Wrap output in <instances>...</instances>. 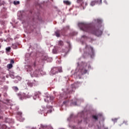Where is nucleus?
Returning <instances> with one entry per match:
<instances>
[{
    "instance_id": "f257e3e1",
    "label": "nucleus",
    "mask_w": 129,
    "mask_h": 129,
    "mask_svg": "<svg viewBox=\"0 0 129 129\" xmlns=\"http://www.w3.org/2000/svg\"><path fill=\"white\" fill-rule=\"evenodd\" d=\"M78 26L82 31L89 33V34H93L97 37H99L102 35V31L97 29L95 27L92 26L91 24L80 23L78 24Z\"/></svg>"
},
{
    "instance_id": "f03ea898",
    "label": "nucleus",
    "mask_w": 129,
    "mask_h": 129,
    "mask_svg": "<svg viewBox=\"0 0 129 129\" xmlns=\"http://www.w3.org/2000/svg\"><path fill=\"white\" fill-rule=\"evenodd\" d=\"M50 72L52 74H53V75L56 74V73H58V72H62V68H53L51 69Z\"/></svg>"
},
{
    "instance_id": "7ed1b4c3",
    "label": "nucleus",
    "mask_w": 129,
    "mask_h": 129,
    "mask_svg": "<svg viewBox=\"0 0 129 129\" xmlns=\"http://www.w3.org/2000/svg\"><path fill=\"white\" fill-rule=\"evenodd\" d=\"M79 86H78V84L77 83H74L73 85H72L71 86V88L70 89H68L67 90V92H68V93H72V92L74 91V90L76 89V88H78Z\"/></svg>"
},
{
    "instance_id": "20e7f679",
    "label": "nucleus",
    "mask_w": 129,
    "mask_h": 129,
    "mask_svg": "<svg viewBox=\"0 0 129 129\" xmlns=\"http://www.w3.org/2000/svg\"><path fill=\"white\" fill-rule=\"evenodd\" d=\"M86 49H88L89 51H90V52L88 53L89 55L92 58L93 56H94V51L93 50V48L92 47L89 46V45H86Z\"/></svg>"
},
{
    "instance_id": "39448f33",
    "label": "nucleus",
    "mask_w": 129,
    "mask_h": 129,
    "mask_svg": "<svg viewBox=\"0 0 129 129\" xmlns=\"http://www.w3.org/2000/svg\"><path fill=\"white\" fill-rule=\"evenodd\" d=\"M50 100H54V97L52 96L47 95L44 98V101L45 102H48V101H50Z\"/></svg>"
},
{
    "instance_id": "423d86ee",
    "label": "nucleus",
    "mask_w": 129,
    "mask_h": 129,
    "mask_svg": "<svg viewBox=\"0 0 129 129\" xmlns=\"http://www.w3.org/2000/svg\"><path fill=\"white\" fill-rule=\"evenodd\" d=\"M55 35L56 37H59L61 35H63V33H62V31L61 30H56L55 31Z\"/></svg>"
},
{
    "instance_id": "0eeeda50",
    "label": "nucleus",
    "mask_w": 129,
    "mask_h": 129,
    "mask_svg": "<svg viewBox=\"0 0 129 129\" xmlns=\"http://www.w3.org/2000/svg\"><path fill=\"white\" fill-rule=\"evenodd\" d=\"M17 96L20 98L21 100H23L25 97V94H22L21 93H19L17 94Z\"/></svg>"
},
{
    "instance_id": "6e6552de",
    "label": "nucleus",
    "mask_w": 129,
    "mask_h": 129,
    "mask_svg": "<svg viewBox=\"0 0 129 129\" xmlns=\"http://www.w3.org/2000/svg\"><path fill=\"white\" fill-rule=\"evenodd\" d=\"M79 72H81V74L83 75V74H86V73H87V71L84 68L80 69Z\"/></svg>"
},
{
    "instance_id": "1a4fd4ad",
    "label": "nucleus",
    "mask_w": 129,
    "mask_h": 129,
    "mask_svg": "<svg viewBox=\"0 0 129 129\" xmlns=\"http://www.w3.org/2000/svg\"><path fill=\"white\" fill-rule=\"evenodd\" d=\"M95 22H96V23H97L98 24H101L102 23V20L97 19L95 20Z\"/></svg>"
},
{
    "instance_id": "9d476101",
    "label": "nucleus",
    "mask_w": 129,
    "mask_h": 129,
    "mask_svg": "<svg viewBox=\"0 0 129 129\" xmlns=\"http://www.w3.org/2000/svg\"><path fill=\"white\" fill-rule=\"evenodd\" d=\"M7 67H8V69H12V68H13V64L10 63V64H8Z\"/></svg>"
},
{
    "instance_id": "9b49d317",
    "label": "nucleus",
    "mask_w": 129,
    "mask_h": 129,
    "mask_svg": "<svg viewBox=\"0 0 129 129\" xmlns=\"http://www.w3.org/2000/svg\"><path fill=\"white\" fill-rule=\"evenodd\" d=\"M65 4L67 6H70V5H71V2L69 1H66Z\"/></svg>"
},
{
    "instance_id": "f8f14e48",
    "label": "nucleus",
    "mask_w": 129,
    "mask_h": 129,
    "mask_svg": "<svg viewBox=\"0 0 129 129\" xmlns=\"http://www.w3.org/2000/svg\"><path fill=\"white\" fill-rule=\"evenodd\" d=\"M58 45L59 46H63V45H64V43L63 41L60 40L58 41Z\"/></svg>"
},
{
    "instance_id": "ddd939ff",
    "label": "nucleus",
    "mask_w": 129,
    "mask_h": 129,
    "mask_svg": "<svg viewBox=\"0 0 129 129\" xmlns=\"http://www.w3.org/2000/svg\"><path fill=\"white\" fill-rule=\"evenodd\" d=\"M96 4V2L95 1H92L91 2L90 5L92 7H93V6H95Z\"/></svg>"
},
{
    "instance_id": "4468645a",
    "label": "nucleus",
    "mask_w": 129,
    "mask_h": 129,
    "mask_svg": "<svg viewBox=\"0 0 129 129\" xmlns=\"http://www.w3.org/2000/svg\"><path fill=\"white\" fill-rule=\"evenodd\" d=\"M13 90L15 91L16 92L19 90V88L17 87H13Z\"/></svg>"
},
{
    "instance_id": "2eb2a0df",
    "label": "nucleus",
    "mask_w": 129,
    "mask_h": 129,
    "mask_svg": "<svg viewBox=\"0 0 129 129\" xmlns=\"http://www.w3.org/2000/svg\"><path fill=\"white\" fill-rule=\"evenodd\" d=\"M92 117L94 119H95V120H97V119H98V117L96 115H93Z\"/></svg>"
},
{
    "instance_id": "dca6fc26",
    "label": "nucleus",
    "mask_w": 129,
    "mask_h": 129,
    "mask_svg": "<svg viewBox=\"0 0 129 129\" xmlns=\"http://www.w3.org/2000/svg\"><path fill=\"white\" fill-rule=\"evenodd\" d=\"M76 35V33L75 32H72L70 33V36H75Z\"/></svg>"
},
{
    "instance_id": "f3484780",
    "label": "nucleus",
    "mask_w": 129,
    "mask_h": 129,
    "mask_svg": "<svg viewBox=\"0 0 129 129\" xmlns=\"http://www.w3.org/2000/svg\"><path fill=\"white\" fill-rule=\"evenodd\" d=\"M14 5H19L20 2L19 1H14Z\"/></svg>"
},
{
    "instance_id": "a211bd4d",
    "label": "nucleus",
    "mask_w": 129,
    "mask_h": 129,
    "mask_svg": "<svg viewBox=\"0 0 129 129\" xmlns=\"http://www.w3.org/2000/svg\"><path fill=\"white\" fill-rule=\"evenodd\" d=\"M88 37L86 35H83L82 36V39H85V40L87 39Z\"/></svg>"
},
{
    "instance_id": "6ab92c4d",
    "label": "nucleus",
    "mask_w": 129,
    "mask_h": 129,
    "mask_svg": "<svg viewBox=\"0 0 129 129\" xmlns=\"http://www.w3.org/2000/svg\"><path fill=\"white\" fill-rule=\"evenodd\" d=\"M6 51L7 52H10V51H11V47H8L6 48Z\"/></svg>"
},
{
    "instance_id": "aec40b11",
    "label": "nucleus",
    "mask_w": 129,
    "mask_h": 129,
    "mask_svg": "<svg viewBox=\"0 0 129 129\" xmlns=\"http://www.w3.org/2000/svg\"><path fill=\"white\" fill-rule=\"evenodd\" d=\"M83 1V0H77V3L78 4H81Z\"/></svg>"
},
{
    "instance_id": "412c9836",
    "label": "nucleus",
    "mask_w": 129,
    "mask_h": 129,
    "mask_svg": "<svg viewBox=\"0 0 129 129\" xmlns=\"http://www.w3.org/2000/svg\"><path fill=\"white\" fill-rule=\"evenodd\" d=\"M123 124H125L126 125H127V121L124 120L122 122Z\"/></svg>"
},
{
    "instance_id": "4be33fe9",
    "label": "nucleus",
    "mask_w": 129,
    "mask_h": 129,
    "mask_svg": "<svg viewBox=\"0 0 129 129\" xmlns=\"http://www.w3.org/2000/svg\"><path fill=\"white\" fill-rule=\"evenodd\" d=\"M10 63H11V64H14V63H15V61H14L13 59H11Z\"/></svg>"
},
{
    "instance_id": "5701e85b",
    "label": "nucleus",
    "mask_w": 129,
    "mask_h": 129,
    "mask_svg": "<svg viewBox=\"0 0 129 129\" xmlns=\"http://www.w3.org/2000/svg\"><path fill=\"white\" fill-rule=\"evenodd\" d=\"M51 112H52V110H49L47 111V113H51Z\"/></svg>"
},
{
    "instance_id": "b1692460",
    "label": "nucleus",
    "mask_w": 129,
    "mask_h": 129,
    "mask_svg": "<svg viewBox=\"0 0 129 129\" xmlns=\"http://www.w3.org/2000/svg\"><path fill=\"white\" fill-rule=\"evenodd\" d=\"M23 113L21 112H18V114H19V115H22Z\"/></svg>"
},
{
    "instance_id": "393cba45",
    "label": "nucleus",
    "mask_w": 129,
    "mask_h": 129,
    "mask_svg": "<svg viewBox=\"0 0 129 129\" xmlns=\"http://www.w3.org/2000/svg\"><path fill=\"white\" fill-rule=\"evenodd\" d=\"M112 120L113 121H116L117 120V118H114V119H112Z\"/></svg>"
},
{
    "instance_id": "a878e982",
    "label": "nucleus",
    "mask_w": 129,
    "mask_h": 129,
    "mask_svg": "<svg viewBox=\"0 0 129 129\" xmlns=\"http://www.w3.org/2000/svg\"><path fill=\"white\" fill-rule=\"evenodd\" d=\"M69 28H70L69 26H67L66 27V29H67V30L69 29Z\"/></svg>"
},
{
    "instance_id": "bb28decb",
    "label": "nucleus",
    "mask_w": 129,
    "mask_h": 129,
    "mask_svg": "<svg viewBox=\"0 0 129 129\" xmlns=\"http://www.w3.org/2000/svg\"><path fill=\"white\" fill-rule=\"evenodd\" d=\"M1 118H3V116L2 115V114L0 113V119H1Z\"/></svg>"
},
{
    "instance_id": "cd10ccee",
    "label": "nucleus",
    "mask_w": 129,
    "mask_h": 129,
    "mask_svg": "<svg viewBox=\"0 0 129 129\" xmlns=\"http://www.w3.org/2000/svg\"><path fill=\"white\" fill-rule=\"evenodd\" d=\"M44 60H47V56H45V58H44Z\"/></svg>"
},
{
    "instance_id": "c85d7f7f",
    "label": "nucleus",
    "mask_w": 129,
    "mask_h": 129,
    "mask_svg": "<svg viewBox=\"0 0 129 129\" xmlns=\"http://www.w3.org/2000/svg\"><path fill=\"white\" fill-rule=\"evenodd\" d=\"M91 68V67L90 66V65H89L88 68Z\"/></svg>"
},
{
    "instance_id": "c756f323",
    "label": "nucleus",
    "mask_w": 129,
    "mask_h": 129,
    "mask_svg": "<svg viewBox=\"0 0 129 129\" xmlns=\"http://www.w3.org/2000/svg\"><path fill=\"white\" fill-rule=\"evenodd\" d=\"M63 104H65V101L63 102Z\"/></svg>"
},
{
    "instance_id": "7c9ffc66",
    "label": "nucleus",
    "mask_w": 129,
    "mask_h": 129,
    "mask_svg": "<svg viewBox=\"0 0 129 129\" xmlns=\"http://www.w3.org/2000/svg\"><path fill=\"white\" fill-rule=\"evenodd\" d=\"M2 48V45H0V49Z\"/></svg>"
},
{
    "instance_id": "2f4dec72",
    "label": "nucleus",
    "mask_w": 129,
    "mask_h": 129,
    "mask_svg": "<svg viewBox=\"0 0 129 129\" xmlns=\"http://www.w3.org/2000/svg\"><path fill=\"white\" fill-rule=\"evenodd\" d=\"M102 1V0H100V2L101 3V2Z\"/></svg>"
},
{
    "instance_id": "473e14b6",
    "label": "nucleus",
    "mask_w": 129,
    "mask_h": 129,
    "mask_svg": "<svg viewBox=\"0 0 129 129\" xmlns=\"http://www.w3.org/2000/svg\"><path fill=\"white\" fill-rule=\"evenodd\" d=\"M63 3L65 4V1L64 0L63 1Z\"/></svg>"
},
{
    "instance_id": "72a5a7b5",
    "label": "nucleus",
    "mask_w": 129,
    "mask_h": 129,
    "mask_svg": "<svg viewBox=\"0 0 129 129\" xmlns=\"http://www.w3.org/2000/svg\"><path fill=\"white\" fill-rule=\"evenodd\" d=\"M65 103H66H66H67V102H66H66H65Z\"/></svg>"
},
{
    "instance_id": "f704fd0d",
    "label": "nucleus",
    "mask_w": 129,
    "mask_h": 129,
    "mask_svg": "<svg viewBox=\"0 0 129 129\" xmlns=\"http://www.w3.org/2000/svg\"><path fill=\"white\" fill-rule=\"evenodd\" d=\"M29 68H32L31 67V66H30V67H29Z\"/></svg>"
}]
</instances>
